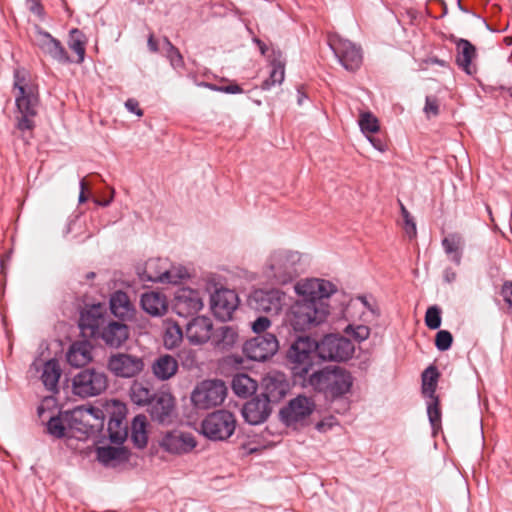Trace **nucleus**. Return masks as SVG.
I'll return each instance as SVG.
<instances>
[{
	"label": "nucleus",
	"mask_w": 512,
	"mask_h": 512,
	"mask_svg": "<svg viewBox=\"0 0 512 512\" xmlns=\"http://www.w3.org/2000/svg\"><path fill=\"white\" fill-rule=\"evenodd\" d=\"M294 290L300 299L287 315L289 325L295 331H306L323 323L329 314L326 299L336 291L334 284L324 279H303L295 284Z\"/></svg>",
	"instance_id": "nucleus-1"
},
{
	"label": "nucleus",
	"mask_w": 512,
	"mask_h": 512,
	"mask_svg": "<svg viewBox=\"0 0 512 512\" xmlns=\"http://www.w3.org/2000/svg\"><path fill=\"white\" fill-rule=\"evenodd\" d=\"M13 95L16 105L17 128L21 131L32 130L35 126L39 104L38 88L28 77L25 70H16L14 74Z\"/></svg>",
	"instance_id": "nucleus-2"
},
{
	"label": "nucleus",
	"mask_w": 512,
	"mask_h": 512,
	"mask_svg": "<svg viewBox=\"0 0 512 512\" xmlns=\"http://www.w3.org/2000/svg\"><path fill=\"white\" fill-rule=\"evenodd\" d=\"M301 254L298 251L277 248L272 250L262 266V275L268 281L286 284L298 274Z\"/></svg>",
	"instance_id": "nucleus-3"
},
{
	"label": "nucleus",
	"mask_w": 512,
	"mask_h": 512,
	"mask_svg": "<svg viewBox=\"0 0 512 512\" xmlns=\"http://www.w3.org/2000/svg\"><path fill=\"white\" fill-rule=\"evenodd\" d=\"M309 385L327 399H338L351 391L352 375L340 367L324 368L309 376Z\"/></svg>",
	"instance_id": "nucleus-4"
},
{
	"label": "nucleus",
	"mask_w": 512,
	"mask_h": 512,
	"mask_svg": "<svg viewBox=\"0 0 512 512\" xmlns=\"http://www.w3.org/2000/svg\"><path fill=\"white\" fill-rule=\"evenodd\" d=\"M69 438L85 440L99 433L104 426V414L99 408L77 407L66 411Z\"/></svg>",
	"instance_id": "nucleus-5"
},
{
	"label": "nucleus",
	"mask_w": 512,
	"mask_h": 512,
	"mask_svg": "<svg viewBox=\"0 0 512 512\" xmlns=\"http://www.w3.org/2000/svg\"><path fill=\"white\" fill-rule=\"evenodd\" d=\"M137 274L143 282H160L177 284L188 274L185 268L170 266L166 259L151 258L143 267H138Z\"/></svg>",
	"instance_id": "nucleus-6"
},
{
	"label": "nucleus",
	"mask_w": 512,
	"mask_h": 512,
	"mask_svg": "<svg viewBox=\"0 0 512 512\" xmlns=\"http://www.w3.org/2000/svg\"><path fill=\"white\" fill-rule=\"evenodd\" d=\"M318 343L309 337H299L287 351V359L295 375L304 377L314 365Z\"/></svg>",
	"instance_id": "nucleus-7"
},
{
	"label": "nucleus",
	"mask_w": 512,
	"mask_h": 512,
	"mask_svg": "<svg viewBox=\"0 0 512 512\" xmlns=\"http://www.w3.org/2000/svg\"><path fill=\"white\" fill-rule=\"evenodd\" d=\"M227 395V386L220 379H206L199 382L191 393V401L198 409H210L221 405Z\"/></svg>",
	"instance_id": "nucleus-8"
},
{
	"label": "nucleus",
	"mask_w": 512,
	"mask_h": 512,
	"mask_svg": "<svg viewBox=\"0 0 512 512\" xmlns=\"http://www.w3.org/2000/svg\"><path fill=\"white\" fill-rule=\"evenodd\" d=\"M236 428V418L228 410H217L207 415L201 423V433L213 441L231 437Z\"/></svg>",
	"instance_id": "nucleus-9"
},
{
	"label": "nucleus",
	"mask_w": 512,
	"mask_h": 512,
	"mask_svg": "<svg viewBox=\"0 0 512 512\" xmlns=\"http://www.w3.org/2000/svg\"><path fill=\"white\" fill-rule=\"evenodd\" d=\"M108 386L107 375L96 369H84L72 381L73 393L81 398L98 396Z\"/></svg>",
	"instance_id": "nucleus-10"
},
{
	"label": "nucleus",
	"mask_w": 512,
	"mask_h": 512,
	"mask_svg": "<svg viewBox=\"0 0 512 512\" xmlns=\"http://www.w3.org/2000/svg\"><path fill=\"white\" fill-rule=\"evenodd\" d=\"M354 351V344L340 335H326L318 343V356L323 360L346 361L353 356Z\"/></svg>",
	"instance_id": "nucleus-11"
},
{
	"label": "nucleus",
	"mask_w": 512,
	"mask_h": 512,
	"mask_svg": "<svg viewBox=\"0 0 512 512\" xmlns=\"http://www.w3.org/2000/svg\"><path fill=\"white\" fill-rule=\"evenodd\" d=\"M108 320L105 304H93L81 312L79 328L84 337L97 339Z\"/></svg>",
	"instance_id": "nucleus-12"
},
{
	"label": "nucleus",
	"mask_w": 512,
	"mask_h": 512,
	"mask_svg": "<svg viewBox=\"0 0 512 512\" xmlns=\"http://www.w3.org/2000/svg\"><path fill=\"white\" fill-rule=\"evenodd\" d=\"M328 44L341 65L348 71L357 70L362 63L361 49L349 40L331 35Z\"/></svg>",
	"instance_id": "nucleus-13"
},
{
	"label": "nucleus",
	"mask_w": 512,
	"mask_h": 512,
	"mask_svg": "<svg viewBox=\"0 0 512 512\" xmlns=\"http://www.w3.org/2000/svg\"><path fill=\"white\" fill-rule=\"evenodd\" d=\"M159 447L166 453L181 456L188 454L197 446L193 434L182 430L165 432L158 440Z\"/></svg>",
	"instance_id": "nucleus-14"
},
{
	"label": "nucleus",
	"mask_w": 512,
	"mask_h": 512,
	"mask_svg": "<svg viewBox=\"0 0 512 512\" xmlns=\"http://www.w3.org/2000/svg\"><path fill=\"white\" fill-rule=\"evenodd\" d=\"M279 348V342L272 333L257 335L246 341L243 346L244 354L254 361H265L272 357Z\"/></svg>",
	"instance_id": "nucleus-15"
},
{
	"label": "nucleus",
	"mask_w": 512,
	"mask_h": 512,
	"mask_svg": "<svg viewBox=\"0 0 512 512\" xmlns=\"http://www.w3.org/2000/svg\"><path fill=\"white\" fill-rule=\"evenodd\" d=\"M142 357L129 353H116L108 360V369L117 377L132 378L144 370Z\"/></svg>",
	"instance_id": "nucleus-16"
},
{
	"label": "nucleus",
	"mask_w": 512,
	"mask_h": 512,
	"mask_svg": "<svg viewBox=\"0 0 512 512\" xmlns=\"http://www.w3.org/2000/svg\"><path fill=\"white\" fill-rule=\"evenodd\" d=\"M285 303V293L279 289H258L250 298V306L259 311L271 314H278Z\"/></svg>",
	"instance_id": "nucleus-17"
},
{
	"label": "nucleus",
	"mask_w": 512,
	"mask_h": 512,
	"mask_svg": "<svg viewBox=\"0 0 512 512\" xmlns=\"http://www.w3.org/2000/svg\"><path fill=\"white\" fill-rule=\"evenodd\" d=\"M203 298L198 290L181 287L174 294V310L179 316L187 317L203 308Z\"/></svg>",
	"instance_id": "nucleus-18"
},
{
	"label": "nucleus",
	"mask_w": 512,
	"mask_h": 512,
	"mask_svg": "<svg viewBox=\"0 0 512 512\" xmlns=\"http://www.w3.org/2000/svg\"><path fill=\"white\" fill-rule=\"evenodd\" d=\"M238 304V296L233 290L222 288L211 295V309L214 315L222 321L231 319Z\"/></svg>",
	"instance_id": "nucleus-19"
},
{
	"label": "nucleus",
	"mask_w": 512,
	"mask_h": 512,
	"mask_svg": "<svg viewBox=\"0 0 512 512\" xmlns=\"http://www.w3.org/2000/svg\"><path fill=\"white\" fill-rule=\"evenodd\" d=\"M315 404L312 399L299 395L289 401L288 405L281 409L280 415L287 425L302 422L314 411Z\"/></svg>",
	"instance_id": "nucleus-20"
},
{
	"label": "nucleus",
	"mask_w": 512,
	"mask_h": 512,
	"mask_svg": "<svg viewBox=\"0 0 512 512\" xmlns=\"http://www.w3.org/2000/svg\"><path fill=\"white\" fill-rule=\"evenodd\" d=\"M261 387L264 399L268 402H278L286 395L289 384L283 373L272 371L262 378Z\"/></svg>",
	"instance_id": "nucleus-21"
},
{
	"label": "nucleus",
	"mask_w": 512,
	"mask_h": 512,
	"mask_svg": "<svg viewBox=\"0 0 512 512\" xmlns=\"http://www.w3.org/2000/svg\"><path fill=\"white\" fill-rule=\"evenodd\" d=\"M212 332V320L206 316H198L187 323L185 336L191 344L202 345L210 340Z\"/></svg>",
	"instance_id": "nucleus-22"
},
{
	"label": "nucleus",
	"mask_w": 512,
	"mask_h": 512,
	"mask_svg": "<svg viewBox=\"0 0 512 512\" xmlns=\"http://www.w3.org/2000/svg\"><path fill=\"white\" fill-rule=\"evenodd\" d=\"M34 41L45 53L60 63L69 62V57L61 43L52 37L48 32L37 30Z\"/></svg>",
	"instance_id": "nucleus-23"
},
{
	"label": "nucleus",
	"mask_w": 512,
	"mask_h": 512,
	"mask_svg": "<svg viewBox=\"0 0 512 512\" xmlns=\"http://www.w3.org/2000/svg\"><path fill=\"white\" fill-rule=\"evenodd\" d=\"M269 403L270 402L263 397L251 399L242 408V415L244 419L252 425L264 422L271 411Z\"/></svg>",
	"instance_id": "nucleus-24"
},
{
	"label": "nucleus",
	"mask_w": 512,
	"mask_h": 512,
	"mask_svg": "<svg viewBox=\"0 0 512 512\" xmlns=\"http://www.w3.org/2000/svg\"><path fill=\"white\" fill-rule=\"evenodd\" d=\"M179 369L178 360L170 354H161L151 364V372L159 381L173 378Z\"/></svg>",
	"instance_id": "nucleus-25"
},
{
	"label": "nucleus",
	"mask_w": 512,
	"mask_h": 512,
	"mask_svg": "<svg viewBox=\"0 0 512 512\" xmlns=\"http://www.w3.org/2000/svg\"><path fill=\"white\" fill-rule=\"evenodd\" d=\"M128 336L127 325L109 319L97 339H102L109 346L119 347L127 340Z\"/></svg>",
	"instance_id": "nucleus-26"
},
{
	"label": "nucleus",
	"mask_w": 512,
	"mask_h": 512,
	"mask_svg": "<svg viewBox=\"0 0 512 512\" xmlns=\"http://www.w3.org/2000/svg\"><path fill=\"white\" fill-rule=\"evenodd\" d=\"M109 306L111 313L118 319L129 320L134 316L135 307L129 296L121 290L111 294Z\"/></svg>",
	"instance_id": "nucleus-27"
},
{
	"label": "nucleus",
	"mask_w": 512,
	"mask_h": 512,
	"mask_svg": "<svg viewBox=\"0 0 512 512\" xmlns=\"http://www.w3.org/2000/svg\"><path fill=\"white\" fill-rule=\"evenodd\" d=\"M173 407V397L170 394H161L151 400L149 412L153 420L165 423L170 421Z\"/></svg>",
	"instance_id": "nucleus-28"
},
{
	"label": "nucleus",
	"mask_w": 512,
	"mask_h": 512,
	"mask_svg": "<svg viewBox=\"0 0 512 512\" xmlns=\"http://www.w3.org/2000/svg\"><path fill=\"white\" fill-rule=\"evenodd\" d=\"M140 304L142 309L151 316H163L168 310V301L161 292L150 291L143 293Z\"/></svg>",
	"instance_id": "nucleus-29"
},
{
	"label": "nucleus",
	"mask_w": 512,
	"mask_h": 512,
	"mask_svg": "<svg viewBox=\"0 0 512 512\" xmlns=\"http://www.w3.org/2000/svg\"><path fill=\"white\" fill-rule=\"evenodd\" d=\"M455 43L457 48L456 63L467 74L471 75L475 71L472 61L476 57V48L466 39H458Z\"/></svg>",
	"instance_id": "nucleus-30"
},
{
	"label": "nucleus",
	"mask_w": 512,
	"mask_h": 512,
	"mask_svg": "<svg viewBox=\"0 0 512 512\" xmlns=\"http://www.w3.org/2000/svg\"><path fill=\"white\" fill-rule=\"evenodd\" d=\"M92 347L86 341L75 342L67 352V361L74 367H82L92 359Z\"/></svg>",
	"instance_id": "nucleus-31"
},
{
	"label": "nucleus",
	"mask_w": 512,
	"mask_h": 512,
	"mask_svg": "<svg viewBox=\"0 0 512 512\" xmlns=\"http://www.w3.org/2000/svg\"><path fill=\"white\" fill-rule=\"evenodd\" d=\"M442 246L449 259L456 265L461 264L464 239L460 234L451 233L442 240Z\"/></svg>",
	"instance_id": "nucleus-32"
},
{
	"label": "nucleus",
	"mask_w": 512,
	"mask_h": 512,
	"mask_svg": "<svg viewBox=\"0 0 512 512\" xmlns=\"http://www.w3.org/2000/svg\"><path fill=\"white\" fill-rule=\"evenodd\" d=\"M60 376L61 368L57 360L51 359L43 364L40 378L47 390L57 391Z\"/></svg>",
	"instance_id": "nucleus-33"
},
{
	"label": "nucleus",
	"mask_w": 512,
	"mask_h": 512,
	"mask_svg": "<svg viewBox=\"0 0 512 512\" xmlns=\"http://www.w3.org/2000/svg\"><path fill=\"white\" fill-rule=\"evenodd\" d=\"M131 439L133 443L139 448H143L146 446L148 436L147 418L145 415L139 414L134 417L131 423Z\"/></svg>",
	"instance_id": "nucleus-34"
},
{
	"label": "nucleus",
	"mask_w": 512,
	"mask_h": 512,
	"mask_svg": "<svg viewBox=\"0 0 512 512\" xmlns=\"http://www.w3.org/2000/svg\"><path fill=\"white\" fill-rule=\"evenodd\" d=\"M232 389L239 397L246 398L256 391L257 384L250 376L241 373L233 377Z\"/></svg>",
	"instance_id": "nucleus-35"
},
{
	"label": "nucleus",
	"mask_w": 512,
	"mask_h": 512,
	"mask_svg": "<svg viewBox=\"0 0 512 512\" xmlns=\"http://www.w3.org/2000/svg\"><path fill=\"white\" fill-rule=\"evenodd\" d=\"M237 332L229 326H223L216 331L215 346L220 350H228L237 342Z\"/></svg>",
	"instance_id": "nucleus-36"
},
{
	"label": "nucleus",
	"mask_w": 512,
	"mask_h": 512,
	"mask_svg": "<svg viewBox=\"0 0 512 512\" xmlns=\"http://www.w3.org/2000/svg\"><path fill=\"white\" fill-rule=\"evenodd\" d=\"M125 457V451L122 448L118 447H99L97 449V458L98 460L106 465V466H113L114 462L120 461Z\"/></svg>",
	"instance_id": "nucleus-37"
},
{
	"label": "nucleus",
	"mask_w": 512,
	"mask_h": 512,
	"mask_svg": "<svg viewBox=\"0 0 512 512\" xmlns=\"http://www.w3.org/2000/svg\"><path fill=\"white\" fill-rule=\"evenodd\" d=\"M438 372L433 366H429L422 374V392L425 397L432 399L435 396Z\"/></svg>",
	"instance_id": "nucleus-38"
},
{
	"label": "nucleus",
	"mask_w": 512,
	"mask_h": 512,
	"mask_svg": "<svg viewBox=\"0 0 512 512\" xmlns=\"http://www.w3.org/2000/svg\"><path fill=\"white\" fill-rule=\"evenodd\" d=\"M66 420V412L62 413L59 417H52L47 424L48 433L57 438H69Z\"/></svg>",
	"instance_id": "nucleus-39"
},
{
	"label": "nucleus",
	"mask_w": 512,
	"mask_h": 512,
	"mask_svg": "<svg viewBox=\"0 0 512 512\" xmlns=\"http://www.w3.org/2000/svg\"><path fill=\"white\" fill-rule=\"evenodd\" d=\"M85 43L86 39L84 34L78 29H72L70 31V37L68 41L69 48L73 50L78 56V63L84 60L85 56Z\"/></svg>",
	"instance_id": "nucleus-40"
},
{
	"label": "nucleus",
	"mask_w": 512,
	"mask_h": 512,
	"mask_svg": "<svg viewBox=\"0 0 512 512\" xmlns=\"http://www.w3.org/2000/svg\"><path fill=\"white\" fill-rule=\"evenodd\" d=\"M182 339L183 332L179 325L171 324L167 326L163 337L164 346L167 349L171 350L177 347L182 341Z\"/></svg>",
	"instance_id": "nucleus-41"
},
{
	"label": "nucleus",
	"mask_w": 512,
	"mask_h": 512,
	"mask_svg": "<svg viewBox=\"0 0 512 512\" xmlns=\"http://www.w3.org/2000/svg\"><path fill=\"white\" fill-rule=\"evenodd\" d=\"M108 431L110 440L113 443H122L127 437L126 426H123L122 420L117 418H110L108 422Z\"/></svg>",
	"instance_id": "nucleus-42"
},
{
	"label": "nucleus",
	"mask_w": 512,
	"mask_h": 512,
	"mask_svg": "<svg viewBox=\"0 0 512 512\" xmlns=\"http://www.w3.org/2000/svg\"><path fill=\"white\" fill-rule=\"evenodd\" d=\"M285 76V69L284 64L281 62H273L272 63V69L269 75V78L266 79L262 83V89L263 90H269L271 87L275 86L276 84H281L284 80Z\"/></svg>",
	"instance_id": "nucleus-43"
},
{
	"label": "nucleus",
	"mask_w": 512,
	"mask_h": 512,
	"mask_svg": "<svg viewBox=\"0 0 512 512\" xmlns=\"http://www.w3.org/2000/svg\"><path fill=\"white\" fill-rule=\"evenodd\" d=\"M427 413L433 432L436 433L441 426V412L437 397H432L427 402Z\"/></svg>",
	"instance_id": "nucleus-44"
},
{
	"label": "nucleus",
	"mask_w": 512,
	"mask_h": 512,
	"mask_svg": "<svg viewBox=\"0 0 512 512\" xmlns=\"http://www.w3.org/2000/svg\"><path fill=\"white\" fill-rule=\"evenodd\" d=\"M358 122L361 131L366 135L376 133L379 130L378 119L370 112H362Z\"/></svg>",
	"instance_id": "nucleus-45"
},
{
	"label": "nucleus",
	"mask_w": 512,
	"mask_h": 512,
	"mask_svg": "<svg viewBox=\"0 0 512 512\" xmlns=\"http://www.w3.org/2000/svg\"><path fill=\"white\" fill-rule=\"evenodd\" d=\"M131 399L138 405H150L152 398L151 391L140 384H135L131 388Z\"/></svg>",
	"instance_id": "nucleus-46"
},
{
	"label": "nucleus",
	"mask_w": 512,
	"mask_h": 512,
	"mask_svg": "<svg viewBox=\"0 0 512 512\" xmlns=\"http://www.w3.org/2000/svg\"><path fill=\"white\" fill-rule=\"evenodd\" d=\"M344 331L357 342L365 341L370 335V328L366 325H348Z\"/></svg>",
	"instance_id": "nucleus-47"
},
{
	"label": "nucleus",
	"mask_w": 512,
	"mask_h": 512,
	"mask_svg": "<svg viewBox=\"0 0 512 512\" xmlns=\"http://www.w3.org/2000/svg\"><path fill=\"white\" fill-rule=\"evenodd\" d=\"M425 324L430 329H438L441 325V310L437 306H431L425 314Z\"/></svg>",
	"instance_id": "nucleus-48"
},
{
	"label": "nucleus",
	"mask_w": 512,
	"mask_h": 512,
	"mask_svg": "<svg viewBox=\"0 0 512 512\" xmlns=\"http://www.w3.org/2000/svg\"><path fill=\"white\" fill-rule=\"evenodd\" d=\"M452 334L447 330H440L435 337V346L439 351H446L452 345Z\"/></svg>",
	"instance_id": "nucleus-49"
},
{
	"label": "nucleus",
	"mask_w": 512,
	"mask_h": 512,
	"mask_svg": "<svg viewBox=\"0 0 512 512\" xmlns=\"http://www.w3.org/2000/svg\"><path fill=\"white\" fill-rule=\"evenodd\" d=\"M165 44L167 46V57L170 60L171 65L174 68L182 67L184 61L179 50L175 48L167 38H165Z\"/></svg>",
	"instance_id": "nucleus-50"
},
{
	"label": "nucleus",
	"mask_w": 512,
	"mask_h": 512,
	"mask_svg": "<svg viewBox=\"0 0 512 512\" xmlns=\"http://www.w3.org/2000/svg\"><path fill=\"white\" fill-rule=\"evenodd\" d=\"M400 208H401V214H402V217L404 220V230H405L406 234L410 238L415 237L417 231H416V224L413 221V218L411 217L410 213L408 212V210L402 203H400Z\"/></svg>",
	"instance_id": "nucleus-51"
},
{
	"label": "nucleus",
	"mask_w": 512,
	"mask_h": 512,
	"mask_svg": "<svg viewBox=\"0 0 512 512\" xmlns=\"http://www.w3.org/2000/svg\"><path fill=\"white\" fill-rule=\"evenodd\" d=\"M179 358L184 368L192 369L197 364L196 352L192 349L181 350Z\"/></svg>",
	"instance_id": "nucleus-52"
},
{
	"label": "nucleus",
	"mask_w": 512,
	"mask_h": 512,
	"mask_svg": "<svg viewBox=\"0 0 512 512\" xmlns=\"http://www.w3.org/2000/svg\"><path fill=\"white\" fill-rule=\"evenodd\" d=\"M424 113L427 117L437 116L439 113V102L434 96H427L424 106Z\"/></svg>",
	"instance_id": "nucleus-53"
},
{
	"label": "nucleus",
	"mask_w": 512,
	"mask_h": 512,
	"mask_svg": "<svg viewBox=\"0 0 512 512\" xmlns=\"http://www.w3.org/2000/svg\"><path fill=\"white\" fill-rule=\"evenodd\" d=\"M208 88L214 91L223 92L227 94H240L243 92V89L236 83L232 82L227 86H217L213 84H206Z\"/></svg>",
	"instance_id": "nucleus-54"
},
{
	"label": "nucleus",
	"mask_w": 512,
	"mask_h": 512,
	"mask_svg": "<svg viewBox=\"0 0 512 512\" xmlns=\"http://www.w3.org/2000/svg\"><path fill=\"white\" fill-rule=\"evenodd\" d=\"M270 326V319L265 316H260L252 323L251 327L256 334L262 335L261 333L265 332Z\"/></svg>",
	"instance_id": "nucleus-55"
},
{
	"label": "nucleus",
	"mask_w": 512,
	"mask_h": 512,
	"mask_svg": "<svg viewBox=\"0 0 512 512\" xmlns=\"http://www.w3.org/2000/svg\"><path fill=\"white\" fill-rule=\"evenodd\" d=\"M357 300L374 316L378 317L380 311L375 302H370L366 296H359Z\"/></svg>",
	"instance_id": "nucleus-56"
},
{
	"label": "nucleus",
	"mask_w": 512,
	"mask_h": 512,
	"mask_svg": "<svg viewBox=\"0 0 512 512\" xmlns=\"http://www.w3.org/2000/svg\"><path fill=\"white\" fill-rule=\"evenodd\" d=\"M125 107L129 112L135 113L139 117L143 115V111L139 108V103L135 99H128L125 102Z\"/></svg>",
	"instance_id": "nucleus-57"
},
{
	"label": "nucleus",
	"mask_w": 512,
	"mask_h": 512,
	"mask_svg": "<svg viewBox=\"0 0 512 512\" xmlns=\"http://www.w3.org/2000/svg\"><path fill=\"white\" fill-rule=\"evenodd\" d=\"M370 143L373 145V147L381 152L385 151L386 145L383 141H381L378 138L367 136Z\"/></svg>",
	"instance_id": "nucleus-58"
},
{
	"label": "nucleus",
	"mask_w": 512,
	"mask_h": 512,
	"mask_svg": "<svg viewBox=\"0 0 512 512\" xmlns=\"http://www.w3.org/2000/svg\"><path fill=\"white\" fill-rule=\"evenodd\" d=\"M456 276H457L456 272L451 268H446L443 272L444 280L447 283H451V282L455 281Z\"/></svg>",
	"instance_id": "nucleus-59"
},
{
	"label": "nucleus",
	"mask_w": 512,
	"mask_h": 512,
	"mask_svg": "<svg viewBox=\"0 0 512 512\" xmlns=\"http://www.w3.org/2000/svg\"><path fill=\"white\" fill-rule=\"evenodd\" d=\"M114 193H115L114 189H111V193H110V196H109V198H108V199H107V198H104V200L94 199V202H95L97 205H100V206H104V207L109 206V205H110V203H111V202L113 201V199H114Z\"/></svg>",
	"instance_id": "nucleus-60"
},
{
	"label": "nucleus",
	"mask_w": 512,
	"mask_h": 512,
	"mask_svg": "<svg viewBox=\"0 0 512 512\" xmlns=\"http://www.w3.org/2000/svg\"><path fill=\"white\" fill-rule=\"evenodd\" d=\"M148 48L151 52H157L159 50L158 48V43L157 41L155 40L154 36L151 34L149 37H148Z\"/></svg>",
	"instance_id": "nucleus-61"
},
{
	"label": "nucleus",
	"mask_w": 512,
	"mask_h": 512,
	"mask_svg": "<svg viewBox=\"0 0 512 512\" xmlns=\"http://www.w3.org/2000/svg\"><path fill=\"white\" fill-rule=\"evenodd\" d=\"M331 427H332V423H327L325 421H322L317 424V429L321 432H326Z\"/></svg>",
	"instance_id": "nucleus-62"
},
{
	"label": "nucleus",
	"mask_w": 512,
	"mask_h": 512,
	"mask_svg": "<svg viewBox=\"0 0 512 512\" xmlns=\"http://www.w3.org/2000/svg\"><path fill=\"white\" fill-rule=\"evenodd\" d=\"M255 42L259 45V48H260V51H261V54L262 55H265L266 54V51H267V47L264 43H262L260 40L258 39H255Z\"/></svg>",
	"instance_id": "nucleus-63"
},
{
	"label": "nucleus",
	"mask_w": 512,
	"mask_h": 512,
	"mask_svg": "<svg viewBox=\"0 0 512 512\" xmlns=\"http://www.w3.org/2000/svg\"><path fill=\"white\" fill-rule=\"evenodd\" d=\"M88 199V196L86 195V192L80 191L78 201L79 203H84Z\"/></svg>",
	"instance_id": "nucleus-64"
}]
</instances>
